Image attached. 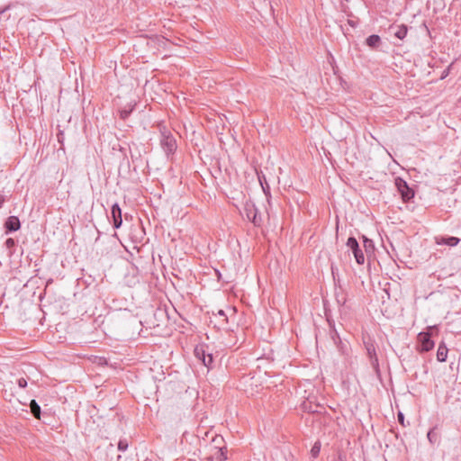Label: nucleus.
I'll list each match as a JSON object with an SVG mask.
<instances>
[{
  "instance_id": "4",
  "label": "nucleus",
  "mask_w": 461,
  "mask_h": 461,
  "mask_svg": "<svg viewBox=\"0 0 461 461\" xmlns=\"http://www.w3.org/2000/svg\"><path fill=\"white\" fill-rule=\"evenodd\" d=\"M160 145L167 157L173 155L177 148L175 137L165 128L161 131Z\"/></svg>"
},
{
  "instance_id": "7",
  "label": "nucleus",
  "mask_w": 461,
  "mask_h": 461,
  "mask_svg": "<svg viewBox=\"0 0 461 461\" xmlns=\"http://www.w3.org/2000/svg\"><path fill=\"white\" fill-rule=\"evenodd\" d=\"M347 247L352 251L356 262L358 265H363L365 262V256L359 244L355 237H349L346 243Z\"/></svg>"
},
{
  "instance_id": "15",
  "label": "nucleus",
  "mask_w": 461,
  "mask_h": 461,
  "mask_svg": "<svg viewBox=\"0 0 461 461\" xmlns=\"http://www.w3.org/2000/svg\"><path fill=\"white\" fill-rule=\"evenodd\" d=\"M362 239H363V245H364L366 253V254L373 253L375 250L374 241L372 240L368 239L367 237H366L365 235L362 236Z\"/></svg>"
},
{
  "instance_id": "20",
  "label": "nucleus",
  "mask_w": 461,
  "mask_h": 461,
  "mask_svg": "<svg viewBox=\"0 0 461 461\" xmlns=\"http://www.w3.org/2000/svg\"><path fill=\"white\" fill-rule=\"evenodd\" d=\"M5 245L6 249H8L10 250V255H12L14 253L13 249H14V247L16 246V240L13 238H8L5 240Z\"/></svg>"
},
{
  "instance_id": "6",
  "label": "nucleus",
  "mask_w": 461,
  "mask_h": 461,
  "mask_svg": "<svg viewBox=\"0 0 461 461\" xmlns=\"http://www.w3.org/2000/svg\"><path fill=\"white\" fill-rule=\"evenodd\" d=\"M394 184L404 203L410 202L414 197L413 190L409 186L404 179L398 176L395 178Z\"/></svg>"
},
{
  "instance_id": "21",
  "label": "nucleus",
  "mask_w": 461,
  "mask_h": 461,
  "mask_svg": "<svg viewBox=\"0 0 461 461\" xmlns=\"http://www.w3.org/2000/svg\"><path fill=\"white\" fill-rule=\"evenodd\" d=\"M336 301L340 305H344L346 303L347 297L343 291H341V293H336Z\"/></svg>"
},
{
  "instance_id": "13",
  "label": "nucleus",
  "mask_w": 461,
  "mask_h": 461,
  "mask_svg": "<svg viewBox=\"0 0 461 461\" xmlns=\"http://www.w3.org/2000/svg\"><path fill=\"white\" fill-rule=\"evenodd\" d=\"M448 349L444 342H441L438 348L437 359L438 362H445L447 357Z\"/></svg>"
},
{
  "instance_id": "19",
  "label": "nucleus",
  "mask_w": 461,
  "mask_h": 461,
  "mask_svg": "<svg viewBox=\"0 0 461 461\" xmlns=\"http://www.w3.org/2000/svg\"><path fill=\"white\" fill-rule=\"evenodd\" d=\"M133 107L134 106L130 105L129 108L125 107V108L120 110V118L122 120L127 119L130 116L131 113L132 112Z\"/></svg>"
},
{
  "instance_id": "12",
  "label": "nucleus",
  "mask_w": 461,
  "mask_h": 461,
  "mask_svg": "<svg viewBox=\"0 0 461 461\" xmlns=\"http://www.w3.org/2000/svg\"><path fill=\"white\" fill-rule=\"evenodd\" d=\"M390 29L393 31V35L399 40H403L407 35L408 28L405 24L391 26Z\"/></svg>"
},
{
  "instance_id": "8",
  "label": "nucleus",
  "mask_w": 461,
  "mask_h": 461,
  "mask_svg": "<svg viewBox=\"0 0 461 461\" xmlns=\"http://www.w3.org/2000/svg\"><path fill=\"white\" fill-rule=\"evenodd\" d=\"M245 212L247 218L254 224V226L260 227L262 225V216L255 204L247 203L245 205Z\"/></svg>"
},
{
  "instance_id": "27",
  "label": "nucleus",
  "mask_w": 461,
  "mask_h": 461,
  "mask_svg": "<svg viewBox=\"0 0 461 461\" xmlns=\"http://www.w3.org/2000/svg\"><path fill=\"white\" fill-rule=\"evenodd\" d=\"M397 420H398L400 424H402V426H405V424H404V415H403L402 412H401V411L398 412Z\"/></svg>"
},
{
  "instance_id": "18",
  "label": "nucleus",
  "mask_w": 461,
  "mask_h": 461,
  "mask_svg": "<svg viewBox=\"0 0 461 461\" xmlns=\"http://www.w3.org/2000/svg\"><path fill=\"white\" fill-rule=\"evenodd\" d=\"M321 442L318 440L314 443V445L312 446V449H311V455L313 458H316L319 454H320V451H321Z\"/></svg>"
},
{
  "instance_id": "11",
  "label": "nucleus",
  "mask_w": 461,
  "mask_h": 461,
  "mask_svg": "<svg viewBox=\"0 0 461 461\" xmlns=\"http://www.w3.org/2000/svg\"><path fill=\"white\" fill-rule=\"evenodd\" d=\"M459 242H460V239H459V238H456V237H454V236H449V237H444V236H441V237H436V243H437L438 245H447V246H449V247H455V246H456Z\"/></svg>"
},
{
  "instance_id": "28",
  "label": "nucleus",
  "mask_w": 461,
  "mask_h": 461,
  "mask_svg": "<svg viewBox=\"0 0 461 461\" xmlns=\"http://www.w3.org/2000/svg\"><path fill=\"white\" fill-rule=\"evenodd\" d=\"M218 315L223 317V320H222L223 322H227L228 321V318L226 317L225 312H224L223 310H220L218 312Z\"/></svg>"
},
{
  "instance_id": "5",
  "label": "nucleus",
  "mask_w": 461,
  "mask_h": 461,
  "mask_svg": "<svg viewBox=\"0 0 461 461\" xmlns=\"http://www.w3.org/2000/svg\"><path fill=\"white\" fill-rule=\"evenodd\" d=\"M195 357L202 362V364L212 368L213 364V355L209 351V347L204 344L197 345L194 350Z\"/></svg>"
},
{
  "instance_id": "31",
  "label": "nucleus",
  "mask_w": 461,
  "mask_h": 461,
  "mask_svg": "<svg viewBox=\"0 0 461 461\" xmlns=\"http://www.w3.org/2000/svg\"><path fill=\"white\" fill-rule=\"evenodd\" d=\"M5 202V197L4 194H0V208L3 206L4 203Z\"/></svg>"
},
{
  "instance_id": "1",
  "label": "nucleus",
  "mask_w": 461,
  "mask_h": 461,
  "mask_svg": "<svg viewBox=\"0 0 461 461\" xmlns=\"http://www.w3.org/2000/svg\"><path fill=\"white\" fill-rule=\"evenodd\" d=\"M438 330L436 326H429L425 331H421L417 336V349L420 353L431 350L435 342L432 337L438 335Z\"/></svg>"
},
{
  "instance_id": "2",
  "label": "nucleus",
  "mask_w": 461,
  "mask_h": 461,
  "mask_svg": "<svg viewBox=\"0 0 461 461\" xmlns=\"http://www.w3.org/2000/svg\"><path fill=\"white\" fill-rule=\"evenodd\" d=\"M363 344L366 351L371 366L376 375L380 374L379 361L376 354L375 341L368 336L363 338Z\"/></svg>"
},
{
  "instance_id": "22",
  "label": "nucleus",
  "mask_w": 461,
  "mask_h": 461,
  "mask_svg": "<svg viewBox=\"0 0 461 461\" xmlns=\"http://www.w3.org/2000/svg\"><path fill=\"white\" fill-rule=\"evenodd\" d=\"M64 131L62 130H59V132L57 133V140L60 144V149H64Z\"/></svg>"
},
{
  "instance_id": "14",
  "label": "nucleus",
  "mask_w": 461,
  "mask_h": 461,
  "mask_svg": "<svg viewBox=\"0 0 461 461\" xmlns=\"http://www.w3.org/2000/svg\"><path fill=\"white\" fill-rule=\"evenodd\" d=\"M366 43L371 49H377L381 44V38L377 34H372L366 38Z\"/></svg>"
},
{
  "instance_id": "26",
  "label": "nucleus",
  "mask_w": 461,
  "mask_h": 461,
  "mask_svg": "<svg viewBox=\"0 0 461 461\" xmlns=\"http://www.w3.org/2000/svg\"><path fill=\"white\" fill-rule=\"evenodd\" d=\"M17 384L20 388H25L27 386V380L23 377H21L17 380Z\"/></svg>"
},
{
  "instance_id": "3",
  "label": "nucleus",
  "mask_w": 461,
  "mask_h": 461,
  "mask_svg": "<svg viewBox=\"0 0 461 461\" xmlns=\"http://www.w3.org/2000/svg\"><path fill=\"white\" fill-rule=\"evenodd\" d=\"M212 442L215 445L212 447V453L206 457L208 461H225L227 459V447L225 445L219 446L220 443L223 442L222 437H214Z\"/></svg>"
},
{
  "instance_id": "23",
  "label": "nucleus",
  "mask_w": 461,
  "mask_h": 461,
  "mask_svg": "<svg viewBox=\"0 0 461 461\" xmlns=\"http://www.w3.org/2000/svg\"><path fill=\"white\" fill-rule=\"evenodd\" d=\"M338 348V349L340 351L342 355L346 354L347 351V345L342 342V340H339L335 344Z\"/></svg>"
},
{
  "instance_id": "17",
  "label": "nucleus",
  "mask_w": 461,
  "mask_h": 461,
  "mask_svg": "<svg viewBox=\"0 0 461 461\" xmlns=\"http://www.w3.org/2000/svg\"><path fill=\"white\" fill-rule=\"evenodd\" d=\"M427 438L431 444H434L438 440V434L436 431V428H433L428 431Z\"/></svg>"
},
{
  "instance_id": "24",
  "label": "nucleus",
  "mask_w": 461,
  "mask_h": 461,
  "mask_svg": "<svg viewBox=\"0 0 461 461\" xmlns=\"http://www.w3.org/2000/svg\"><path fill=\"white\" fill-rule=\"evenodd\" d=\"M128 448V442L126 439H121L118 442V449L120 451H125Z\"/></svg>"
},
{
  "instance_id": "32",
  "label": "nucleus",
  "mask_w": 461,
  "mask_h": 461,
  "mask_svg": "<svg viewBox=\"0 0 461 461\" xmlns=\"http://www.w3.org/2000/svg\"><path fill=\"white\" fill-rule=\"evenodd\" d=\"M52 282H53V280H52V279H49V280L47 281L46 287H47L49 285H51V283H52Z\"/></svg>"
},
{
  "instance_id": "25",
  "label": "nucleus",
  "mask_w": 461,
  "mask_h": 461,
  "mask_svg": "<svg viewBox=\"0 0 461 461\" xmlns=\"http://www.w3.org/2000/svg\"><path fill=\"white\" fill-rule=\"evenodd\" d=\"M331 339L334 341V344H337L338 341L341 340L339 333L336 330H333L330 333Z\"/></svg>"
},
{
  "instance_id": "30",
  "label": "nucleus",
  "mask_w": 461,
  "mask_h": 461,
  "mask_svg": "<svg viewBox=\"0 0 461 461\" xmlns=\"http://www.w3.org/2000/svg\"><path fill=\"white\" fill-rule=\"evenodd\" d=\"M130 153H131V158L132 162H135V160L140 158V155L136 156L131 151Z\"/></svg>"
},
{
  "instance_id": "10",
  "label": "nucleus",
  "mask_w": 461,
  "mask_h": 461,
  "mask_svg": "<svg viewBox=\"0 0 461 461\" xmlns=\"http://www.w3.org/2000/svg\"><path fill=\"white\" fill-rule=\"evenodd\" d=\"M5 233H11L21 228V221L17 216H9L4 224Z\"/></svg>"
},
{
  "instance_id": "29",
  "label": "nucleus",
  "mask_w": 461,
  "mask_h": 461,
  "mask_svg": "<svg viewBox=\"0 0 461 461\" xmlns=\"http://www.w3.org/2000/svg\"><path fill=\"white\" fill-rule=\"evenodd\" d=\"M336 461H346V456L343 453L339 452L338 454Z\"/></svg>"
},
{
  "instance_id": "33",
  "label": "nucleus",
  "mask_w": 461,
  "mask_h": 461,
  "mask_svg": "<svg viewBox=\"0 0 461 461\" xmlns=\"http://www.w3.org/2000/svg\"><path fill=\"white\" fill-rule=\"evenodd\" d=\"M348 23H349L351 26H354L353 22H350V21H349V22H348Z\"/></svg>"
},
{
  "instance_id": "9",
  "label": "nucleus",
  "mask_w": 461,
  "mask_h": 461,
  "mask_svg": "<svg viewBox=\"0 0 461 461\" xmlns=\"http://www.w3.org/2000/svg\"><path fill=\"white\" fill-rule=\"evenodd\" d=\"M111 220L114 229H119L122 223V209L117 203H113L111 208Z\"/></svg>"
},
{
  "instance_id": "16",
  "label": "nucleus",
  "mask_w": 461,
  "mask_h": 461,
  "mask_svg": "<svg viewBox=\"0 0 461 461\" xmlns=\"http://www.w3.org/2000/svg\"><path fill=\"white\" fill-rule=\"evenodd\" d=\"M31 412L34 418L41 419V407L35 400H32L30 402Z\"/></svg>"
}]
</instances>
